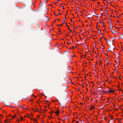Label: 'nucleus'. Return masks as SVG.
Masks as SVG:
<instances>
[{"mask_svg": "<svg viewBox=\"0 0 123 123\" xmlns=\"http://www.w3.org/2000/svg\"><path fill=\"white\" fill-rule=\"evenodd\" d=\"M113 27V26H112V23L111 26L110 25V26L109 27V28L110 29V30H111V32L113 33H114L115 32L114 31V30L112 28V27Z\"/></svg>", "mask_w": 123, "mask_h": 123, "instance_id": "nucleus-1", "label": "nucleus"}, {"mask_svg": "<svg viewBox=\"0 0 123 123\" xmlns=\"http://www.w3.org/2000/svg\"><path fill=\"white\" fill-rule=\"evenodd\" d=\"M5 106H9L10 105L9 102H6L5 103Z\"/></svg>", "mask_w": 123, "mask_h": 123, "instance_id": "nucleus-2", "label": "nucleus"}, {"mask_svg": "<svg viewBox=\"0 0 123 123\" xmlns=\"http://www.w3.org/2000/svg\"><path fill=\"white\" fill-rule=\"evenodd\" d=\"M54 112L56 114V116H58L59 114V111L58 110L56 112Z\"/></svg>", "mask_w": 123, "mask_h": 123, "instance_id": "nucleus-3", "label": "nucleus"}, {"mask_svg": "<svg viewBox=\"0 0 123 123\" xmlns=\"http://www.w3.org/2000/svg\"><path fill=\"white\" fill-rule=\"evenodd\" d=\"M66 16L65 15V17H66ZM66 19V17H65V18H64V19H63V21L62 22V24H61L62 26L63 25V23H65V20Z\"/></svg>", "mask_w": 123, "mask_h": 123, "instance_id": "nucleus-4", "label": "nucleus"}, {"mask_svg": "<svg viewBox=\"0 0 123 123\" xmlns=\"http://www.w3.org/2000/svg\"><path fill=\"white\" fill-rule=\"evenodd\" d=\"M109 93H111L112 92H113L114 93V91L113 90H111V89H110V90H109Z\"/></svg>", "mask_w": 123, "mask_h": 123, "instance_id": "nucleus-5", "label": "nucleus"}, {"mask_svg": "<svg viewBox=\"0 0 123 123\" xmlns=\"http://www.w3.org/2000/svg\"><path fill=\"white\" fill-rule=\"evenodd\" d=\"M94 107H93V105H92L91 106V108L90 109V110H92V109H94Z\"/></svg>", "mask_w": 123, "mask_h": 123, "instance_id": "nucleus-6", "label": "nucleus"}, {"mask_svg": "<svg viewBox=\"0 0 123 123\" xmlns=\"http://www.w3.org/2000/svg\"><path fill=\"white\" fill-rule=\"evenodd\" d=\"M66 26H67L68 28V29H69V31H70V32L71 31V30H70V28H69V27L67 25H66Z\"/></svg>", "mask_w": 123, "mask_h": 123, "instance_id": "nucleus-7", "label": "nucleus"}, {"mask_svg": "<svg viewBox=\"0 0 123 123\" xmlns=\"http://www.w3.org/2000/svg\"><path fill=\"white\" fill-rule=\"evenodd\" d=\"M101 31V30H100L99 31V30H98V33L99 34H101V33H100V31Z\"/></svg>", "mask_w": 123, "mask_h": 123, "instance_id": "nucleus-8", "label": "nucleus"}, {"mask_svg": "<svg viewBox=\"0 0 123 123\" xmlns=\"http://www.w3.org/2000/svg\"><path fill=\"white\" fill-rule=\"evenodd\" d=\"M99 23H102V24H103V27H104V23L103 22H99Z\"/></svg>", "mask_w": 123, "mask_h": 123, "instance_id": "nucleus-9", "label": "nucleus"}, {"mask_svg": "<svg viewBox=\"0 0 123 123\" xmlns=\"http://www.w3.org/2000/svg\"><path fill=\"white\" fill-rule=\"evenodd\" d=\"M105 92L107 93H109V90H107L106 91V92Z\"/></svg>", "mask_w": 123, "mask_h": 123, "instance_id": "nucleus-10", "label": "nucleus"}, {"mask_svg": "<svg viewBox=\"0 0 123 123\" xmlns=\"http://www.w3.org/2000/svg\"><path fill=\"white\" fill-rule=\"evenodd\" d=\"M104 39L105 40L106 42H108V41L105 38H104Z\"/></svg>", "mask_w": 123, "mask_h": 123, "instance_id": "nucleus-11", "label": "nucleus"}, {"mask_svg": "<svg viewBox=\"0 0 123 123\" xmlns=\"http://www.w3.org/2000/svg\"><path fill=\"white\" fill-rule=\"evenodd\" d=\"M108 58L107 57H106V60L107 62H108Z\"/></svg>", "mask_w": 123, "mask_h": 123, "instance_id": "nucleus-12", "label": "nucleus"}, {"mask_svg": "<svg viewBox=\"0 0 123 123\" xmlns=\"http://www.w3.org/2000/svg\"><path fill=\"white\" fill-rule=\"evenodd\" d=\"M50 18H48L47 19V20H46L47 21H48L49 20Z\"/></svg>", "mask_w": 123, "mask_h": 123, "instance_id": "nucleus-13", "label": "nucleus"}, {"mask_svg": "<svg viewBox=\"0 0 123 123\" xmlns=\"http://www.w3.org/2000/svg\"><path fill=\"white\" fill-rule=\"evenodd\" d=\"M16 116H14L12 117L13 118H14L15 117H16Z\"/></svg>", "mask_w": 123, "mask_h": 123, "instance_id": "nucleus-14", "label": "nucleus"}, {"mask_svg": "<svg viewBox=\"0 0 123 123\" xmlns=\"http://www.w3.org/2000/svg\"><path fill=\"white\" fill-rule=\"evenodd\" d=\"M21 107H22V109H25V108H24L22 106H21Z\"/></svg>", "mask_w": 123, "mask_h": 123, "instance_id": "nucleus-15", "label": "nucleus"}, {"mask_svg": "<svg viewBox=\"0 0 123 123\" xmlns=\"http://www.w3.org/2000/svg\"><path fill=\"white\" fill-rule=\"evenodd\" d=\"M114 26L115 27V28L116 29H118V27H116V26Z\"/></svg>", "mask_w": 123, "mask_h": 123, "instance_id": "nucleus-16", "label": "nucleus"}, {"mask_svg": "<svg viewBox=\"0 0 123 123\" xmlns=\"http://www.w3.org/2000/svg\"><path fill=\"white\" fill-rule=\"evenodd\" d=\"M34 121L36 122H37V119H34Z\"/></svg>", "mask_w": 123, "mask_h": 123, "instance_id": "nucleus-17", "label": "nucleus"}, {"mask_svg": "<svg viewBox=\"0 0 123 123\" xmlns=\"http://www.w3.org/2000/svg\"><path fill=\"white\" fill-rule=\"evenodd\" d=\"M61 14L59 12L58 14L57 15H61Z\"/></svg>", "mask_w": 123, "mask_h": 123, "instance_id": "nucleus-18", "label": "nucleus"}, {"mask_svg": "<svg viewBox=\"0 0 123 123\" xmlns=\"http://www.w3.org/2000/svg\"><path fill=\"white\" fill-rule=\"evenodd\" d=\"M109 21H110V22H112L111 19L109 18Z\"/></svg>", "mask_w": 123, "mask_h": 123, "instance_id": "nucleus-19", "label": "nucleus"}, {"mask_svg": "<svg viewBox=\"0 0 123 123\" xmlns=\"http://www.w3.org/2000/svg\"><path fill=\"white\" fill-rule=\"evenodd\" d=\"M118 88L120 90V87L119 86H118Z\"/></svg>", "mask_w": 123, "mask_h": 123, "instance_id": "nucleus-20", "label": "nucleus"}, {"mask_svg": "<svg viewBox=\"0 0 123 123\" xmlns=\"http://www.w3.org/2000/svg\"><path fill=\"white\" fill-rule=\"evenodd\" d=\"M50 105V103H49L48 105V106H49Z\"/></svg>", "mask_w": 123, "mask_h": 123, "instance_id": "nucleus-21", "label": "nucleus"}, {"mask_svg": "<svg viewBox=\"0 0 123 123\" xmlns=\"http://www.w3.org/2000/svg\"><path fill=\"white\" fill-rule=\"evenodd\" d=\"M20 119L21 120H23V119L21 117H20Z\"/></svg>", "mask_w": 123, "mask_h": 123, "instance_id": "nucleus-22", "label": "nucleus"}, {"mask_svg": "<svg viewBox=\"0 0 123 123\" xmlns=\"http://www.w3.org/2000/svg\"><path fill=\"white\" fill-rule=\"evenodd\" d=\"M98 54L97 53V54H96V57H98V55H97Z\"/></svg>", "mask_w": 123, "mask_h": 123, "instance_id": "nucleus-23", "label": "nucleus"}, {"mask_svg": "<svg viewBox=\"0 0 123 123\" xmlns=\"http://www.w3.org/2000/svg\"><path fill=\"white\" fill-rule=\"evenodd\" d=\"M61 25H56L57 26H60Z\"/></svg>", "mask_w": 123, "mask_h": 123, "instance_id": "nucleus-24", "label": "nucleus"}, {"mask_svg": "<svg viewBox=\"0 0 123 123\" xmlns=\"http://www.w3.org/2000/svg\"><path fill=\"white\" fill-rule=\"evenodd\" d=\"M62 8H63V9H64V8L63 6H62Z\"/></svg>", "mask_w": 123, "mask_h": 123, "instance_id": "nucleus-25", "label": "nucleus"}, {"mask_svg": "<svg viewBox=\"0 0 123 123\" xmlns=\"http://www.w3.org/2000/svg\"><path fill=\"white\" fill-rule=\"evenodd\" d=\"M74 46H72V48H73V49L74 48Z\"/></svg>", "mask_w": 123, "mask_h": 123, "instance_id": "nucleus-26", "label": "nucleus"}, {"mask_svg": "<svg viewBox=\"0 0 123 123\" xmlns=\"http://www.w3.org/2000/svg\"><path fill=\"white\" fill-rule=\"evenodd\" d=\"M105 55H108L107 53H105Z\"/></svg>", "mask_w": 123, "mask_h": 123, "instance_id": "nucleus-27", "label": "nucleus"}, {"mask_svg": "<svg viewBox=\"0 0 123 123\" xmlns=\"http://www.w3.org/2000/svg\"><path fill=\"white\" fill-rule=\"evenodd\" d=\"M115 62H116L117 63V61H115Z\"/></svg>", "mask_w": 123, "mask_h": 123, "instance_id": "nucleus-28", "label": "nucleus"}, {"mask_svg": "<svg viewBox=\"0 0 123 123\" xmlns=\"http://www.w3.org/2000/svg\"><path fill=\"white\" fill-rule=\"evenodd\" d=\"M5 122H7V123H8V122H7V120H6L5 121Z\"/></svg>", "mask_w": 123, "mask_h": 123, "instance_id": "nucleus-29", "label": "nucleus"}, {"mask_svg": "<svg viewBox=\"0 0 123 123\" xmlns=\"http://www.w3.org/2000/svg\"><path fill=\"white\" fill-rule=\"evenodd\" d=\"M121 119H120V120H119V121H120V120H121Z\"/></svg>", "mask_w": 123, "mask_h": 123, "instance_id": "nucleus-30", "label": "nucleus"}, {"mask_svg": "<svg viewBox=\"0 0 123 123\" xmlns=\"http://www.w3.org/2000/svg\"><path fill=\"white\" fill-rule=\"evenodd\" d=\"M102 38V37L100 39V41H101V42H102V41H101V39Z\"/></svg>", "mask_w": 123, "mask_h": 123, "instance_id": "nucleus-31", "label": "nucleus"}, {"mask_svg": "<svg viewBox=\"0 0 123 123\" xmlns=\"http://www.w3.org/2000/svg\"><path fill=\"white\" fill-rule=\"evenodd\" d=\"M103 92H106V91H103Z\"/></svg>", "mask_w": 123, "mask_h": 123, "instance_id": "nucleus-32", "label": "nucleus"}, {"mask_svg": "<svg viewBox=\"0 0 123 123\" xmlns=\"http://www.w3.org/2000/svg\"><path fill=\"white\" fill-rule=\"evenodd\" d=\"M11 108H13L14 107L13 106H11Z\"/></svg>", "mask_w": 123, "mask_h": 123, "instance_id": "nucleus-33", "label": "nucleus"}, {"mask_svg": "<svg viewBox=\"0 0 123 123\" xmlns=\"http://www.w3.org/2000/svg\"><path fill=\"white\" fill-rule=\"evenodd\" d=\"M108 50H109V51H111L110 50V48H109L108 49Z\"/></svg>", "mask_w": 123, "mask_h": 123, "instance_id": "nucleus-34", "label": "nucleus"}, {"mask_svg": "<svg viewBox=\"0 0 123 123\" xmlns=\"http://www.w3.org/2000/svg\"><path fill=\"white\" fill-rule=\"evenodd\" d=\"M47 103L48 102V100L46 101Z\"/></svg>", "mask_w": 123, "mask_h": 123, "instance_id": "nucleus-35", "label": "nucleus"}, {"mask_svg": "<svg viewBox=\"0 0 123 123\" xmlns=\"http://www.w3.org/2000/svg\"><path fill=\"white\" fill-rule=\"evenodd\" d=\"M74 121H75V120H74L73 121V122H74Z\"/></svg>", "mask_w": 123, "mask_h": 123, "instance_id": "nucleus-36", "label": "nucleus"}, {"mask_svg": "<svg viewBox=\"0 0 123 123\" xmlns=\"http://www.w3.org/2000/svg\"><path fill=\"white\" fill-rule=\"evenodd\" d=\"M100 88V87H98V88Z\"/></svg>", "mask_w": 123, "mask_h": 123, "instance_id": "nucleus-37", "label": "nucleus"}, {"mask_svg": "<svg viewBox=\"0 0 123 123\" xmlns=\"http://www.w3.org/2000/svg\"><path fill=\"white\" fill-rule=\"evenodd\" d=\"M83 104V103H80V104H81V105H82Z\"/></svg>", "mask_w": 123, "mask_h": 123, "instance_id": "nucleus-38", "label": "nucleus"}, {"mask_svg": "<svg viewBox=\"0 0 123 123\" xmlns=\"http://www.w3.org/2000/svg\"><path fill=\"white\" fill-rule=\"evenodd\" d=\"M117 18H119V16H117Z\"/></svg>", "mask_w": 123, "mask_h": 123, "instance_id": "nucleus-39", "label": "nucleus"}, {"mask_svg": "<svg viewBox=\"0 0 123 123\" xmlns=\"http://www.w3.org/2000/svg\"><path fill=\"white\" fill-rule=\"evenodd\" d=\"M79 121H77L76 122V123H78V122H79Z\"/></svg>", "mask_w": 123, "mask_h": 123, "instance_id": "nucleus-40", "label": "nucleus"}, {"mask_svg": "<svg viewBox=\"0 0 123 123\" xmlns=\"http://www.w3.org/2000/svg\"><path fill=\"white\" fill-rule=\"evenodd\" d=\"M102 45L103 47H104V46L102 44Z\"/></svg>", "mask_w": 123, "mask_h": 123, "instance_id": "nucleus-41", "label": "nucleus"}, {"mask_svg": "<svg viewBox=\"0 0 123 123\" xmlns=\"http://www.w3.org/2000/svg\"><path fill=\"white\" fill-rule=\"evenodd\" d=\"M100 2H98V4H100Z\"/></svg>", "mask_w": 123, "mask_h": 123, "instance_id": "nucleus-42", "label": "nucleus"}, {"mask_svg": "<svg viewBox=\"0 0 123 123\" xmlns=\"http://www.w3.org/2000/svg\"><path fill=\"white\" fill-rule=\"evenodd\" d=\"M117 16H115V17H117Z\"/></svg>", "mask_w": 123, "mask_h": 123, "instance_id": "nucleus-43", "label": "nucleus"}, {"mask_svg": "<svg viewBox=\"0 0 123 123\" xmlns=\"http://www.w3.org/2000/svg\"><path fill=\"white\" fill-rule=\"evenodd\" d=\"M99 21H102V20H101L100 19H99Z\"/></svg>", "mask_w": 123, "mask_h": 123, "instance_id": "nucleus-44", "label": "nucleus"}, {"mask_svg": "<svg viewBox=\"0 0 123 123\" xmlns=\"http://www.w3.org/2000/svg\"><path fill=\"white\" fill-rule=\"evenodd\" d=\"M56 22V20H55V21H54V22Z\"/></svg>", "mask_w": 123, "mask_h": 123, "instance_id": "nucleus-45", "label": "nucleus"}, {"mask_svg": "<svg viewBox=\"0 0 123 123\" xmlns=\"http://www.w3.org/2000/svg\"><path fill=\"white\" fill-rule=\"evenodd\" d=\"M98 23H97V26H98Z\"/></svg>", "mask_w": 123, "mask_h": 123, "instance_id": "nucleus-46", "label": "nucleus"}, {"mask_svg": "<svg viewBox=\"0 0 123 123\" xmlns=\"http://www.w3.org/2000/svg\"><path fill=\"white\" fill-rule=\"evenodd\" d=\"M57 20H59V21H60V20H59V19H57Z\"/></svg>", "mask_w": 123, "mask_h": 123, "instance_id": "nucleus-47", "label": "nucleus"}, {"mask_svg": "<svg viewBox=\"0 0 123 123\" xmlns=\"http://www.w3.org/2000/svg\"><path fill=\"white\" fill-rule=\"evenodd\" d=\"M57 2H57V1H56V2H55V3H57Z\"/></svg>", "mask_w": 123, "mask_h": 123, "instance_id": "nucleus-48", "label": "nucleus"}, {"mask_svg": "<svg viewBox=\"0 0 123 123\" xmlns=\"http://www.w3.org/2000/svg\"><path fill=\"white\" fill-rule=\"evenodd\" d=\"M113 116H111V117H113Z\"/></svg>", "mask_w": 123, "mask_h": 123, "instance_id": "nucleus-49", "label": "nucleus"}, {"mask_svg": "<svg viewBox=\"0 0 123 123\" xmlns=\"http://www.w3.org/2000/svg\"><path fill=\"white\" fill-rule=\"evenodd\" d=\"M71 83H72V84H73V83L72 82V81H71Z\"/></svg>", "mask_w": 123, "mask_h": 123, "instance_id": "nucleus-50", "label": "nucleus"}, {"mask_svg": "<svg viewBox=\"0 0 123 123\" xmlns=\"http://www.w3.org/2000/svg\"><path fill=\"white\" fill-rule=\"evenodd\" d=\"M109 24L110 25H111H111L110 23H109Z\"/></svg>", "mask_w": 123, "mask_h": 123, "instance_id": "nucleus-51", "label": "nucleus"}, {"mask_svg": "<svg viewBox=\"0 0 123 123\" xmlns=\"http://www.w3.org/2000/svg\"><path fill=\"white\" fill-rule=\"evenodd\" d=\"M57 15H55V16H57Z\"/></svg>", "mask_w": 123, "mask_h": 123, "instance_id": "nucleus-52", "label": "nucleus"}, {"mask_svg": "<svg viewBox=\"0 0 123 123\" xmlns=\"http://www.w3.org/2000/svg\"><path fill=\"white\" fill-rule=\"evenodd\" d=\"M47 106H45V108H46L47 107Z\"/></svg>", "mask_w": 123, "mask_h": 123, "instance_id": "nucleus-53", "label": "nucleus"}, {"mask_svg": "<svg viewBox=\"0 0 123 123\" xmlns=\"http://www.w3.org/2000/svg\"><path fill=\"white\" fill-rule=\"evenodd\" d=\"M101 34L102 35H103V34H101Z\"/></svg>", "mask_w": 123, "mask_h": 123, "instance_id": "nucleus-54", "label": "nucleus"}, {"mask_svg": "<svg viewBox=\"0 0 123 123\" xmlns=\"http://www.w3.org/2000/svg\"><path fill=\"white\" fill-rule=\"evenodd\" d=\"M65 23L66 24V25H67V23Z\"/></svg>", "mask_w": 123, "mask_h": 123, "instance_id": "nucleus-55", "label": "nucleus"}, {"mask_svg": "<svg viewBox=\"0 0 123 123\" xmlns=\"http://www.w3.org/2000/svg\"><path fill=\"white\" fill-rule=\"evenodd\" d=\"M116 32V33H118V32Z\"/></svg>", "mask_w": 123, "mask_h": 123, "instance_id": "nucleus-56", "label": "nucleus"}, {"mask_svg": "<svg viewBox=\"0 0 123 123\" xmlns=\"http://www.w3.org/2000/svg\"><path fill=\"white\" fill-rule=\"evenodd\" d=\"M122 91L123 92V90H122Z\"/></svg>", "mask_w": 123, "mask_h": 123, "instance_id": "nucleus-57", "label": "nucleus"}, {"mask_svg": "<svg viewBox=\"0 0 123 123\" xmlns=\"http://www.w3.org/2000/svg\"><path fill=\"white\" fill-rule=\"evenodd\" d=\"M47 111V110L46 109L45 110V111Z\"/></svg>", "mask_w": 123, "mask_h": 123, "instance_id": "nucleus-58", "label": "nucleus"}, {"mask_svg": "<svg viewBox=\"0 0 123 123\" xmlns=\"http://www.w3.org/2000/svg\"><path fill=\"white\" fill-rule=\"evenodd\" d=\"M68 117L66 118V119H68Z\"/></svg>", "mask_w": 123, "mask_h": 123, "instance_id": "nucleus-59", "label": "nucleus"}, {"mask_svg": "<svg viewBox=\"0 0 123 123\" xmlns=\"http://www.w3.org/2000/svg\"><path fill=\"white\" fill-rule=\"evenodd\" d=\"M78 117H76V118H78Z\"/></svg>", "mask_w": 123, "mask_h": 123, "instance_id": "nucleus-60", "label": "nucleus"}, {"mask_svg": "<svg viewBox=\"0 0 123 123\" xmlns=\"http://www.w3.org/2000/svg\"><path fill=\"white\" fill-rule=\"evenodd\" d=\"M85 56H86V55H85Z\"/></svg>", "mask_w": 123, "mask_h": 123, "instance_id": "nucleus-61", "label": "nucleus"}, {"mask_svg": "<svg viewBox=\"0 0 123 123\" xmlns=\"http://www.w3.org/2000/svg\"><path fill=\"white\" fill-rule=\"evenodd\" d=\"M91 23H92V21H91Z\"/></svg>", "mask_w": 123, "mask_h": 123, "instance_id": "nucleus-62", "label": "nucleus"}, {"mask_svg": "<svg viewBox=\"0 0 123 123\" xmlns=\"http://www.w3.org/2000/svg\"><path fill=\"white\" fill-rule=\"evenodd\" d=\"M57 0V2H58L59 1L58 0Z\"/></svg>", "mask_w": 123, "mask_h": 123, "instance_id": "nucleus-63", "label": "nucleus"}, {"mask_svg": "<svg viewBox=\"0 0 123 123\" xmlns=\"http://www.w3.org/2000/svg\"><path fill=\"white\" fill-rule=\"evenodd\" d=\"M118 29V31H119V29Z\"/></svg>", "mask_w": 123, "mask_h": 123, "instance_id": "nucleus-64", "label": "nucleus"}]
</instances>
